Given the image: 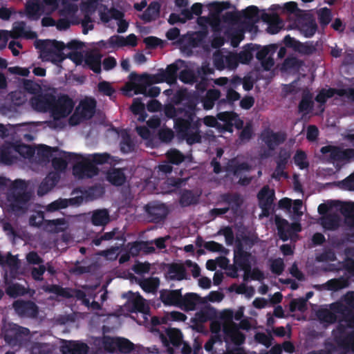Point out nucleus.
I'll return each instance as SVG.
<instances>
[{
	"instance_id": "13d9d810",
	"label": "nucleus",
	"mask_w": 354,
	"mask_h": 354,
	"mask_svg": "<svg viewBox=\"0 0 354 354\" xmlns=\"http://www.w3.org/2000/svg\"><path fill=\"white\" fill-rule=\"evenodd\" d=\"M120 146L121 151L124 153L132 152L135 147V145L129 134L122 136Z\"/></svg>"
},
{
	"instance_id": "72a5a7b5",
	"label": "nucleus",
	"mask_w": 354,
	"mask_h": 354,
	"mask_svg": "<svg viewBox=\"0 0 354 354\" xmlns=\"http://www.w3.org/2000/svg\"><path fill=\"white\" fill-rule=\"evenodd\" d=\"M335 341L339 347L354 353V330L345 335H335Z\"/></svg>"
},
{
	"instance_id": "a878e982",
	"label": "nucleus",
	"mask_w": 354,
	"mask_h": 354,
	"mask_svg": "<svg viewBox=\"0 0 354 354\" xmlns=\"http://www.w3.org/2000/svg\"><path fill=\"white\" fill-rule=\"evenodd\" d=\"M160 12V5L157 1L151 2L147 8L140 16V19L145 22H151L155 21L159 17Z\"/></svg>"
},
{
	"instance_id": "dca6fc26",
	"label": "nucleus",
	"mask_w": 354,
	"mask_h": 354,
	"mask_svg": "<svg viewBox=\"0 0 354 354\" xmlns=\"http://www.w3.org/2000/svg\"><path fill=\"white\" fill-rule=\"evenodd\" d=\"M162 76L163 75L161 73L160 69H158V73L154 75H149L147 73L138 75L136 73H131L129 77L132 82H140L146 84L147 85L151 86L153 84L165 82V80Z\"/></svg>"
},
{
	"instance_id": "bb28decb",
	"label": "nucleus",
	"mask_w": 354,
	"mask_h": 354,
	"mask_svg": "<svg viewBox=\"0 0 354 354\" xmlns=\"http://www.w3.org/2000/svg\"><path fill=\"white\" fill-rule=\"evenodd\" d=\"M321 225L328 230H335L339 228L341 223L340 216L335 213L328 214L322 216L321 219Z\"/></svg>"
},
{
	"instance_id": "39448f33",
	"label": "nucleus",
	"mask_w": 354,
	"mask_h": 354,
	"mask_svg": "<svg viewBox=\"0 0 354 354\" xmlns=\"http://www.w3.org/2000/svg\"><path fill=\"white\" fill-rule=\"evenodd\" d=\"M320 151L330 162L348 160L354 158V149H343L339 147L327 145L322 147Z\"/></svg>"
},
{
	"instance_id": "69168bd1",
	"label": "nucleus",
	"mask_w": 354,
	"mask_h": 354,
	"mask_svg": "<svg viewBox=\"0 0 354 354\" xmlns=\"http://www.w3.org/2000/svg\"><path fill=\"white\" fill-rule=\"evenodd\" d=\"M130 109L134 115H139L140 116L143 115L144 118L147 117V113L145 111V104L140 99H134Z\"/></svg>"
},
{
	"instance_id": "37998d69",
	"label": "nucleus",
	"mask_w": 354,
	"mask_h": 354,
	"mask_svg": "<svg viewBox=\"0 0 354 354\" xmlns=\"http://www.w3.org/2000/svg\"><path fill=\"white\" fill-rule=\"evenodd\" d=\"M179 203L182 207H188L198 203V198L192 190L185 189L180 196Z\"/></svg>"
},
{
	"instance_id": "09e8293b",
	"label": "nucleus",
	"mask_w": 354,
	"mask_h": 354,
	"mask_svg": "<svg viewBox=\"0 0 354 354\" xmlns=\"http://www.w3.org/2000/svg\"><path fill=\"white\" fill-rule=\"evenodd\" d=\"M295 164L300 169H304L309 167V162L307 160V155L302 150H297L293 157Z\"/></svg>"
},
{
	"instance_id": "9b49d317",
	"label": "nucleus",
	"mask_w": 354,
	"mask_h": 354,
	"mask_svg": "<svg viewBox=\"0 0 354 354\" xmlns=\"http://www.w3.org/2000/svg\"><path fill=\"white\" fill-rule=\"evenodd\" d=\"M15 312L24 317H36L39 313V308L36 304L30 300L19 299L15 301L12 304Z\"/></svg>"
},
{
	"instance_id": "58836bf2",
	"label": "nucleus",
	"mask_w": 354,
	"mask_h": 354,
	"mask_svg": "<svg viewBox=\"0 0 354 354\" xmlns=\"http://www.w3.org/2000/svg\"><path fill=\"white\" fill-rule=\"evenodd\" d=\"M107 180L113 185L121 186L124 183L126 176L122 169H113L111 171L108 173Z\"/></svg>"
},
{
	"instance_id": "cd10ccee",
	"label": "nucleus",
	"mask_w": 354,
	"mask_h": 354,
	"mask_svg": "<svg viewBox=\"0 0 354 354\" xmlns=\"http://www.w3.org/2000/svg\"><path fill=\"white\" fill-rule=\"evenodd\" d=\"M88 346L85 343L69 342L68 344L62 346V354H87Z\"/></svg>"
},
{
	"instance_id": "f3484780",
	"label": "nucleus",
	"mask_w": 354,
	"mask_h": 354,
	"mask_svg": "<svg viewBox=\"0 0 354 354\" xmlns=\"http://www.w3.org/2000/svg\"><path fill=\"white\" fill-rule=\"evenodd\" d=\"M205 300L198 294L194 292H188L185 295H182L179 308L185 311L194 310L198 304H204Z\"/></svg>"
},
{
	"instance_id": "a19ab883",
	"label": "nucleus",
	"mask_w": 354,
	"mask_h": 354,
	"mask_svg": "<svg viewBox=\"0 0 354 354\" xmlns=\"http://www.w3.org/2000/svg\"><path fill=\"white\" fill-rule=\"evenodd\" d=\"M59 151V148L50 147L46 145H40L37 149V156L43 162H49L53 156V153Z\"/></svg>"
},
{
	"instance_id": "3c124183",
	"label": "nucleus",
	"mask_w": 354,
	"mask_h": 354,
	"mask_svg": "<svg viewBox=\"0 0 354 354\" xmlns=\"http://www.w3.org/2000/svg\"><path fill=\"white\" fill-rule=\"evenodd\" d=\"M169 342L174 346L178 347L183 343V334L179 329L172 328L167 333Z\"/></svg>"
},
{
	"instance_id": "2f4dec72",
	"label": "nucleus",
	"mask_w": 354,
	"mask_h": 354,
	"mask_svg": "<svg viewBox=\"0 0 354 354\" xmlns=\"http://www.w3.org/2000/svg\"><path fill=\"white\" fill-rule=\"evenodd\" d=\"M221 92L215 88L209 89L205 95L202 98L203 108L205 110L212 109L215 102L220 98Z\"/></svg>"
},
{
	"instance_id": "4c0bfd02",
	"label": "nucleus",
	"mask_w": 354,
	"mask_h": 354,
	"mask_svg": "<svg viewBox=\"0 0 354 354\" xmlns=\"http://www.w3.org/2000/svg\"><path fill=\"white\" fill-rule=\"evenodd\" d=\"M0 264L8 265L10 268V276L12 278H15V275L19 268L18 259L16 257L13 256L11 253H8L7 257L5 258L0 254Z\"/></svg>"
},
{
	"instance_id": "5fc2aeb1",
	"label": "nucleus",
	"mask_w": 354,
	"mask_h": 354,
	"mask_svg": "<svg viewBox=\"0 0 354 354\" xmlns=\"http://www.w3.org/2000/svg\"><path fill=\"white\" fill-rule=\"evenodd\" d=\"M114 157L111 156L108 153H93L91 155V161L96 165H103L104 163H111Z\"/></svg>"
},
{
	"instance_id": "052dcab7",
	"label": "nucleus",
	"mask_w": 354,
	"mask_h": 354,
	"mask_svg": "<svg viewBox=\"0 0 354 354\" xmlns=\"http://www.w3.org/2000/svg\"><path fill=\"white\" fill-rule=\"evenodd\" d=\"M205 248L210 252L227 254L228 250L221 243L214 241H207L204 244Z\"/></svg>"
},
{
	"instance_id": "f8f14e48",
	"label": "nucleus",
	"mask_w": 354,
	"mask_h": 354,
	"mask_svg": "<svg viewBox=\"0 0 354 354\" xmlns=\"http://www.w3.org/2000/svg\"><path fill=\"white\" fill-rule=\"evenodd\" d=\"M259 207L263 214L266 216L269 214L274 198V192L270 189L268 186L263 187L257 195Z\"/></svg>"
},
{
	"instance_id": "412c9836",
	"label": "nucleus",
	"mask_w": 354,
	"mask_h": 354,
	"mask_svg": "<svg viewBox=\"0 0 354 354\" xmlns=\"http://www.w3.org/2000/svg\"><path fill=\"white\" fill-rule=\"evenodd\" d=\"M313 98V93L308 88L303 91L301 99L298 105V110L299 113L306 114L313 110L314 106Z\"/></svg>"
},
{
	"instance_id": "c85d7f7f",
	"label": "nucleus",
	"mask_w": 354,
	"mask_h": 354,
	"mask_svg": "<svg viewBox=\"0 0 354 354\" xmlns=\"http://www.w3.org/2000/svg\"><path fill=\"white\" fill-rule=\"evenodd\" d=\"M129 293L133 295V298L131 299V310L132 312H139L143 314H148L149 312V308L145 303V299L138 295L135 296L133 293L129 291Z\"/></svg>"
},
{
	"instance_id": "4468645a",
	"label": "nucleus",
	"mask_w": 354,
	"mask_h": 354,
	"mask_svg": "<svg viewBox=\"0 0 354 354\" xmlns=\"http://www.w3.org/2000/svg\"><path fill=\"white\" fill-rule=\"evenodd\" d=\"M160 299L166 306L179 307L182 299V289L167 290L160 291Z\"/></svg>"
},
{
	"instance_id": "de8ad7c7",
	"label": "nucleus",
	"mask_w": 354,
	"mask_h": 354,
	"mask_svg": "<svg viewBox=\"0 0 354 354\" xmlns=\"http://www.w3.org/2000/svg\"><path fill=\"white\" fill-rule=\"evenodd\" d=\"M117 351L123 353H129L134 349V344L124 337H117Z\"/></svg>"
},
{
	"instance_id": "774afa93",
	"label": "nucleus",
	"mask_w": 354,
	"mask_h": 354,
	"mask_svg": "<svg viewBox=\"0 0 354 354\" xmlns=\"http://www.w3.org/2000/svg\"><path fill=\"white\" fill-rule=\"evenodd\" d=\"M290 158V153L285 149H281L279 153L277 158L276 159L277 166H279V169L283 167L286 169L288 160Z\"/></svg>"
},
{
	"instance_id": "6ab92c4d",
	"label": "nucleus",
	"mask_w": 354,
	"mask_h": 354,
	"mask_svg": "<svg viewBox=\"0 0 354 354\" xmlns=\"http://www.w3.org/2000/svg\"><path fill=\"white\" fill-rule=\"evenodd\" d=\"M26 12L28 19L37 21L42 15H46V10H44L40 1L35 0L27 2L26 5Z\"/></svg>"
},
{
	"instance_id": "423d86ee",
	"label": "nucleus",
	"mask_w": 354,
	"mask_h": 354,
	"mask_svg": "<svg viewBox=\"0 0 354 354\" xmlns=\"http://www.w3.org/2000/svg\"><path fill=\"white\" fill-rule=\"evenodd\" d=\"M74 107L73 100L67 95H62L57 99L52 106V114L54 119L67 117L73 111Z\"/></svg>"
},
{
	"instance_id": "8fccbe9b",
	"label": "nucleus",
	"mask_w": 354,
	"mask_h": 354,
	"mask_svg": "<svg viewBox=\"0 0 354 354\" xmlns=\"http://www.w3.org/2000/svg\"><path fill=\"white\" fill-rule=\"evenodd\" d=\"M179 80L185 84H194L197 82L198 75L195 74L193 71L184 69L182 70L178 75Z\"/></svg>"
},
{
	"instance_id": "0e129e2a",
	"label": "nucleus",
	"mask_w": 354,
	"mask_h": 354,
	"mask_svg": "<svg viewBox=\"0 0 354 354\" xmlns=\"http://www.w3.org/2000/svg\"><path fill=\"white\" fill-rule=\"evenodd\" d=\"M345 280L342 278L332 279L328 280L325 286L328 290L337 291L345 287Z\"/></svg>"
},
{
	"instance_id": "c03bdc74",
	"label": "nucleus",
	"mask_w": 354,
	"mask_h": 354,
	"mask_svg": "<svg viewBox=\"0 0 354 354\" xmlns=\"http://www.w3.org/2000/svg\"><path fill=\"white\" fill-rule=\"evenodd\" d=\"M297 52L303 55H310L315 53L317 50L316 45L313 41H309L304 43L301 41L297 44Z\"/></svg>"
},
{
	"instance_id": "7c9ffc66",
	"label": "nucleus",
	"mask_w": 354,
	"mask_h": 354,
	"mask_svg": "<svg viewBox=\"0 0 354 354\" xmlns=\"http://www.w3.org/2000/svg\"><path fill=\"white\" fill-rule=\"evenodd\" d=\"M55 102V96L53 94H45L34 100L32 104L41 110H52Z\"/></svg>"
},
{
	"instance_id": "f257e3e1",
	"label": "nucleus",
	"mask_w": 354,
	"mask_h": 354,
	"mask_svg": "<svg viewBox=\"0 0 354 354\" xmlns=\"http://www.w3.org/2000/svg\"><path fill=\"white\" fill-rule=\"evenodd\" d=\"M30 330L14 323H8L2 328L1 335L6 344L14 348L21 346L29 335Z\"/></svg>"
},
{
	"instance_id": "ea45409f",
	"label": "nucleus",
	"mask_w": 354,
	"mask_h": 354,
	"mask_svg": "<svg viewBox=\"0 0 354 354\" xmlns=\"http://www.w3.org/2000/svg\"><path fill=\"white\" fill-rule=\"evenodd\" d=\"M222 201L230 205L232 209H238L242 205V199L237 193H226L221 195Z\"/></svg>"
},
{
	"instance_id": "e2e57ef3",
	"label": "nucleus",
	"mask_w": 354,
	"mask_h": 354,
	"mask_svg": "<svg viewBox=\"0 0 354 354\" xmlns=\"http://www.w3.org/2000/svg\"><path fill=\"white\" fill-rule=\"evenodd\" d=\"M0 161L5 165H11L13 162V157L9 147H0Z\"/></svg>"
},
{
	"instance_id": "603ef678",
	"label": "nucleus",
	"mask_w": 354,
	"mask_h": 354,
	"mask_svg": "<svg viewBox=\"0 0 354 354\" xmlns=\"http://www.w3.org/2000/svg\"><path fill=\"white\" fill-rule=\"evenodd\" d=\"M250 166L247 162H234V160H232L231 164L228 165L227 170L232 172L234 176L238 177L243 171H248Z\"/></svg>"
},
{
	"instance_id": "f03ea898",
	"label": "nucleus",
	"mask_w": 354,
	"mask_h": 354,
	"mask_svg": "<svg viewBox=\"0 0 354 354\" xmlns=\"http://www.w3.org/2000/svg\"><path fill=\"white\" fill-rule=\"evenodd\" d=\"M196 109L185 110L183 114L174 120V127L180 137L187 135L191 130H197L201 127V120H196Z\"/></svg>"
},
{
	"instance_id": "f704fd0d",
	"label": "nucleus",
	"mask_w": 354,
	"mask_h": 354,
	"mask_svg": "<svg viewBox=\"0 0 354 354\" xmlns=\"http://www.w3.org/2000/svg\"><path fill=\"white\" fill-rule=\"evenodd\" d=\"M64 155V158H53L51 160L52 166L57 171L64 172L68 165L67 160H70L73 156H75L74 153L62 151Z\"/></svg>"
},
{
	"instance_id": "864d4df0",
	"label": "nucleus",
	"mask_w": 354,
	"mask_h": 354,
	"mask_svg": "<svg viewBox=\"0 0 354 354\" xmlns=\"http://www.w3.org/2000/svg\"><path fill=\"white\" fill-rule=\"evenodd\" d=\"M277 49V46L275 44H270L268 46H266L261 49L260 48L256 50V58L261 62L262 60L267 58V56L269 55H273Z\"/></svg>"
},
{
	"instance_id": "9d476101",
	"label": "nucleus",
	"mask_w": 354,
	"mask_h": 354,
	"mask_svg": "<svg viewBox=\"0 0 354 354\" xmlns=\"http://www.w3.org/2000/svg\"><path fill=\"white\" fill-rule=\"evenodd\" d=\"M250 257L251 254L245 251L241 244L237 245L234 250V263L236 267L245 272L244 280L247 279L252 269Z\"/></svg>"
},
{
	"instance_id": "338daca9",
	"label": "nucleus",
	"mask_w": 354,
	"mask_h": 354,
	"mask_svg": "<svg viewBox=\"0 0 354 354\" xmlns=\"http://www.w3.org/2000/svg\"><path fill=\"white\" fill-rule=\"evenodd\" d=\"M285 268V264L283 259L277 258L271 261L270 270L273 274L281 275Z\"/></svg>"
},
{
	"instance_id": "aec40b11",
	"label": "nucleus",
	"mask_w": 354,
	"mask_h": 354,
	"mask_svg": "<svg viewBox=\"0 0 354 354\" xmlns=\"http://www.w3.org/2000/svg\"><path fill=\"white\" fill-rule=\"evenodd\" d=\"M330 308L335 314L338 313L342 315V319L341 321L345 322L348 327L354 328V316L351 314V311L347 309L345 304L341 302L333 303L331 304Z\"/></svg>"
},
{
	"instance_id": "0eeeda50",
	"label": "nucleus",
	"mask_w": 354,
	"mask_h": 354,
	"mask_svg": "<svg viewBox=\"0 0 354 354\" xmlns=\"http://www.w3.org/2000/svg\"><path fill=\"white\" fill-rule=\"evenodd\" d=\"M171 102L175 105L182 104L185 110L197 109V98L187 88H180L176 91L171 98Z\"/></svg>"
},
{
	"instance_id": "4d7b16f0",
	"label": "nucleus",
	"mask_w": 354,
	"mask_h": 354,
	"mask_svg": "<svg viewBox=\"0 0 354 354\" xmlns=\"http://www.w3.org/2000/svg\"><path fill=\"white\" fill-rule=\"evenodd\" d=\"M6 292L11 297H17L25 295L26 290L22 285L14 283L6 288Z\"/></svg>"
},
{
	"instance_id": "a18cd8bd",
	"label": "nucleus",
	"mask_w": 354,
	"mask_h": 354,
	"mask_svg": "<svg viewBox=\"0 0 354 354\" xmlns=\"http://www.w3.org/2000/svg\"><path fill=\"white\" fill-rule=\"evenodd\" d=\"M166 157L169 163L178 165L182 163L185 157L183 153L176 149H171L166 153Z\"/></svg>"
},
{
	"instance_id": "b1692460",
	"label": "nucleus",
	"mask_w": 354,
	"mask_h": 354,
	"mask_svg": "<svg viewBox=\"0 0 354 354\" xmlns=\"http://www.w3.org/2000/svg\"><path fill=\"white\" fill-rule=\"evenodd\" d=\"M261 48L260 45L248 44L245 46L243 50L236 54L238 62L243 64H249L253 59L254 53Z\"/></svg>"
},
{
	"instance_id": "ddd939ff",
	"label": "nucleus",
	"mask_w": 354,
	"mask_h": 354,
	"mask_svg": "<svg viewBox=\"0 0 354 354\" xmlns=\"http://www.w3.org/2000/svg\"><path fill=\"white\" fill-rule=\"evenodd\" d=\"M8 199L11 202V209L15 212H18L23 209L22 205H26L30 201V194L26 191H13L8 195Z\"/></svg>"
},
{
	"instance_id": "5701e85b",
	"label": "nucleus",
	"mask_w": 354,
	"mask_h": 354,
	"mask_svg": "<svg viewBox=\"0 0 354 354\" xmlns=\"http://www.w3.org/2000/svg\"><path fill=\"white\" fill-rule=\"evenodd\" d=\"M262 19L268 24L267 31L270 34H277L281 29L282 21L277 14H263Z\"/></svg>"
},
{
	"instance_id": "e433bc0d",
	"label": "nucleus",
	"mask_w": 354,
	"mask_h": 354,
	"mask_svg": "<svg viewBox=\"0 0 354 354\" xmlns=\"http://www.w3.org/2000/svg\"><path fill=\"white\" fill-rule=\"evenodd\" d=\"M79 198H72L70 199L59 198L56 200L46 207V210L48 212H55L61 209L66 208L68 206L69 203L76 204L79 203Z\"/></svg>"
},
{
	"instance_id": "4be33fe9",
	"label": "nucleus",
	"mask_w": 354,
	"mask_h": 354,
	"mask_svg": "<svg viewBox=\"0 0 354 354\" xmlns=\"http://www.w3.org/2000/svg\"><path fill=\"white\" fill-rule=\"evenodd\" d=\"M111 221L109 212L106 209H98L92 212L91 223L95 226H105Z\"/></svg>"
},
{
	"instance_id": "680f3d73",
	"label": "nucleus",
	"mask_w": 354,
	"mask_h": 354,
	"mask_svg": "<svg viewBox=\"0 0 354 354\" xmlns=\"http://www.w3.org/2000/svg\"><path fill=\"white\" fill-rule=\"evenodd\" d=\"M183 138L186 140L188 145H192L196 143L201 142V136L200 134L199 129L197 130H191L187 132V135L182 136Z\"/></svg>"
},
{
	"instance_id": "bf43d9fd",
	"label": "nucleus",
	"mask_w": 354,
	"mask_h": 354,
	"mask_svg": "<svg viewBox=\"0 0 354 354\" xmlns=\"http://www.w3.org/2000/svg\"><path fill=\"white\" fill-rule=\"evenodd\" d=\"M318 19L321 26H327L332 19L330 10L326 7L321 8L318 12Z\"/></svg>"
},
{
	"instance_id": "1a4fd4ad",
	"label": "nucleus",
	"mask_w": 354,
	"mask_h": 354,
	"mask_svg": "<svg viewBox=\"0 0 354 354\" xmlns=\"http://www.w3.org/2000/svg\"><path fill=\"white\" fill-rule=\"evenodd\" d=\"M36 48L40 50L41 57L44 61L50 62L57 66H61V64L66 59L64 53L55 52L48 48V41L38 40L35 44Z\"/></svg>"
},
{
	"instance_id": "473e14b6",
	"label": "nucleus",
	"mask_w": 354,
	"mask_h": 354,
	"mask_svg": "<svg viewBox=\"0 0 354 354\" xmlns=\"http://www.w3.org/2000/svg\"><path fill=\"white\" fill-rule=\"evenodd\" d=\"M339 210L345 218L346 223L350 227L354 228V203H343Z\"/></svg>"
},
{
	"instance_id": "c756f323",
	"label": "nucleus",
	"mask_w": 354,
	"mask_h": 354,
	"mask_svg": "<svg viewBox=\"0 0 354 354\" xmlns=\"http://www.w3.org/2000/svg\"><path fill=\"white\" fill-rule=\"evenodd\" d=\"M102 55L99 53L87 54L84 59V63L95 73H100L102 71Z\"/></svg>"
},
{
	"instance_id": "79ce46f5",
	"label": "nucleus",
	"mask_w": 354,
	"mask_h": 354,
	"mask_svg": "<svg viewBox=\"0 0 354 354\" xmlns=\"http://www.w3.org/2000/svg\"><path fill=\"white\" fill-rule=\"evenodd\" d=\"M335 95H337V88H322L316 95L315 100L321 106H324L327 100L333 97Z\"/></svg>"
},
{
	"instance_id": "2eb2a0df",
	"label": "nucleus",
	"mask_w": 354,
	"mask_h": 354,
	"mask_svg": "<svg viewBox=\"0 0 354 354\" xmlns=\"http://www.w3.org/2000/svg\"><path fill=\"white\" fill-rule=\"evenodd\" d=\"M10 36L13 39H34L37 37V34L35 31L27 30L26 22L21 21L14 23Z\"/></svg>"
},
{
	"instance_id": "6e6552de",
	"label": "nucleus",
	"mask_w": 354,
	"mask_h": 354,
	"mask_svg": "<svg viewBox=\"0 0 354 354\" xmlns=\"http://www.w3.org/2000/svg\"><path fill=\"white\" fill-rule=\"evenodd\" d=\"M73 173L79 179L91 178L98 174L99 169L91 159L85 158L73 166Z\"/></svg>"
},
{
	"instance_id": "6e6d98bb",
	"label": "nucleus",
	"mask_w": 354,
	"mask_h": 354,
	"mask_svg": "<svg viewBox=\"0 0 354 354\" xmlns=\"http://www.w3.org/2000/svg\"><path fill=\"white\" fill-rule=\"evenodd\" d=\"M317 30V25L314 20H311L303 24L301 27V32L305 37H313Z\"/></svg>"
},
{
	"instance_id": "c9c22d12",
	"label": "nucleus",
	"mask_w": 354,
	"mask_h": 354,
	"mask_svg": "<svg viewBox=\"0 0 354 354\" xmlns=\"http://www.w3.org/2000/svg\"><path fill=\"white\" fill-rule=\"evenodd\" d=\"M168 274L170 279L180 281L186 279V270L181 264L172 263L169 266Z\"/></svg>"
},
{
	"instance_id": "393cba45",
	"label": "nucleus",
	"mask_w": 354,
	"mask_h": 354,
	"mask_svg": "<svg viewBox=\"0 0 354 354\" xmlns=\"http://www.w3.org/2000/svg\"><path fill=\"white\" fill-rule=\"evenodd\" d=\"M161 73L163 75V78L165 82L168 84L172 85L176 83L178 79V71H179V66L177 62L167 65L165 69L160 68Z\"/></svg>"
},
{
	"instance_id": "49530a36",
	"label": "nucleus",
	"mask_w": 354,
	"mask_h": 354,
	"mask_svg": "<svg viewBox=\"0 0 354 354\" xmlns=\"http://www.w3.org/2000/svg\"><path fill=\"white\" fill-rule=\"evenodd\" d=\"M174 106L175 104L171 103L165 105L164 108V113L165 116L169 119H173L174 120L175 118L181 115L185 111L184 108H176Z\"/></svg>"
},
{
	"instance_id": "a211bd4d",
	"label": "nucleus",
	"mask_w": 354,
	"mask_h": 354,
	"mask_svg": "<svg viewBox=\"0 0 354 354\" xmlns=\"http://www.w3.org/2000/svg\"><path fill=\"white\" fill-rule=\"evenodd\" d=\"M96 100L94 98H86L81 101L76 109H79V112L83 119L90 120L95 113Z\"/></svg>"
},
{
	"instance_id": "7ed1b4c3",
	"label": "nucleus",
	"mask_w": 354,
	"mask_h": 354,
	"mask_svg": "<svg viewBox=\"0 0 354 354\" xmlns=\"http://www.w3.org/2000/svg\"><path fill=\"white\" fill-rule=\"evenodd\" d=\"M260 138L268 149V151H264L261 156L262 158H266L270 156V151H274L277 147L286 140L287 134L285 131L274 132L267 128L261 132Z\"/></svg>"
},
{
	"instance_id": "20e7f679",
	"label": "nucleus",
	"mask_w": 354,
	"mask_h": 354,
	"mask_svg": "<svg viewBox=\"0 0 354 354\" xmlns=\"http://www.w3.org/2000/svg\"><path fill=\"white\" fill-rule=\"evenodd\" d=\"M146 219L153 223L163 222L169 214L165 204L157 201H151L144 206Z\"/></svg>"
}]
</instances>
